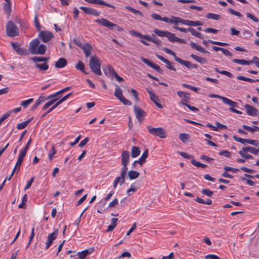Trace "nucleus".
<instances>
[{"mask_svg":"<svg viewBox=\"0 0 259 259\" xmlns=\"http://www.w3.org/2000/svg\"><path fill=\"white\" fill-rule=\"evenodd\" d=\"M184 19L178 17L172 16L171 18V22L170 23L174 24L175 25L178 24L179 23L182 24L183 23Z\"/></svg>","mask_w":259,"mask_h":259,"instance_id":"obj_39","label":"nucleus"},{"mask_svg":"<svg viewBox=\"0 0 259 259\" xmlns=\"http://www.w3.org/2000/svg\"><path fill=\"white\" fill-rule=\"evenodd\" d=\"M114 96L119 99L120 97H122V91L121 89L118 86L116 85L115 91L114 92Z\"/></svg>","mask_w":259,"mask_h":259,"instance_id":"obj_45","label":"nucleus"},{"mask_svg":"<svg viewBox=\"0 0 259 259\" xmlns=\"http://www.w3.org/2000/svg\"><path fill=\"white\" fill-rule=\"evenodd\" d=\"M49 59V58L42 57H33L30 58L32 61L36 63L38 62H45V63H46V62L48 61Z\"/></svg>","mask_w":259,"mask_h":259,"instance_id":"obj_34","label":"nucleus"},{"mask_svg":"<svg viewBox=\"0 0 259 259\" xmlns=\"http://www.w3.org/2000/svg\"><path fill=\"white\" fill-rule=\"evenodd\" d=\"M89 66L92 71L96 74L98 75H102L100 69L101 63L96 56H92L90 58Z\"/></svg>","mask_w":259,"mask_h":259,"instance_id":"obj_1","label":"nucleus"},{"mask_svg":"<svg viewBox=\"0 0 259 259\" xmlns=\"http://www.w3.org/2000/svg\"><path fill=\"white\" fill-rule=\"evenodd\" d=\"M67 64V61L65 58H60L55 63V67L57 68H61L65 67Z\"/></svg>","mask_w":259,"mask_h":259,"instance_id":"obj_24","label":"nucleus"},{"mask_svg":"<svg viewBox=\"0 0 259 259\" xmlns=\"http://www.w3.org/2000/svg\"><path fill=\"white\" fill-rule=\"evenodd\" d=\"M75 68L76 69L81 71L85 74H89V72H87L84 70V65L81 61H79L75 65Z\"/></svg>","mask_w":259,"mask_h":259,"instance_id":"obj_32","label":"nucleus"},{"mask_svg":"<svg viewBox=\"0 0 259 259\" xmlns=\"http://www.w3.org/2000/svg\"><path fill=\"white\" fill-rule=\"evenodd\" d=\"M140 152L141 151L138 147L133 146L132 148L131 156L133 158H136L139 155Z\"/></svg>","mask_w":259,"mask_h":259,"instance_id":"obj_30","label":"nucleus"},{"mask_svg":"<svg viewBox=\"0 0 259 259\" xmlns=\"http://www.w3.org/2000/svg\"><path fill=\"white\" fill-rule=\"evenodd\" d=\"M141 60L145 64H146L147 65H148L149 66L151 67V68H152L153 69H155L156 71H157L158 72H159V73H161V69L160 68L159 66L155 64L154 63H153V62L149 61L148 59L144 58V57H142L141 58Z\"/></svg>","mask_w":259,"mask_h":259,"instance_id":"obj_17","label":"nucleus"},{"mask_svg":"<svg viewBox=\"0 0 259 259\" xmlns=\"http://www.w3.org/2000/svg\"><path fill=\"white\" fill-rule=\"evenodd\" d=\"M148 149H146L142 154L141 157L138 160V163L140 165H142L145 162L146 159L148 157Z\"/></svg>","mask_w":259,"mask_h":259,"instance_id":"obj_27","label":"nucleus"},{"mask_svg":"<svg viewBox=\"0 0 259 259\" xmlns=\"http://www.w3.org/2000/svg\"><path fill=\"white\" fill-rule=\"evenodd\" d=\"M120 102H121L124 105H131L132 102L126 99L124 97H120V98L118 99Z\"/></svg>","mask_w":259,"mask_h":259,"instance_id":"obj_54","label":"nucleus"},{"mask_svg":"<svg viewBox=\"0 0 259 259\" xmlns=\"http://www.w3.org/2000/svg\"><path fill=\"white\" fill-rule=\"evenodd\" d=\"M246 16L247 18L250 19L251 20H252V21H253L255 22H258L259 21L258 19L257 18H256L254 15H252L250 13H247Z\"/></svg>","mask_w":259,"mask_h":259,"instance_id":"obj_60","label":"nucleus"},{"mask_svg":"<svg viewBox=\"0 0 259 259\" xmlns=\"http://www.w3.org/2000/svg\"><path fill=\"white\" fill-rule=\"evenodd\" d=\"M202 193L207 196L210 197L213 194V192L208 189H204L202 190Z\"/></svg>","mask_w":259,"mask_h":259,"instance_id":"obj_58","label":"nucleus"},{"mask_svg":"<svg viewBox=\"0 0 259 259\" xmlns=\"http://www.w3.org/2000/svg\"><path fill=\"white\" fill-rule=\"evenodd\" d=\"M163 50L166 53L169 54L174 57L175 60H176V57H177L176 55V54L174 52H173L172 50L167 48H163Z\"/></svg>","mask_w":259,"mask_h":259,"instance_id":"obj_59","label":"nucleus"},{"mask_svg":"<svg viewBox=\"0 0 259 259\" xmlns=\"http://www.w3.org/2000/svg\"><path fill=\"white\" fill-rule=\"evenodd\" d=\"M210 98H214L221 99L224 104H227L232 107H238V104L231 100L219 95L211 94L208 95Z\"/></svg>","mask_w":259,"mask_h":259,"instance_id":"obj_5","label":"nucleus"},{"mask_svg":"<svg viewBox=\"0 0 259 259\" xmlns=\"http://www.w3.org/2000/svg\"><path fill=\"white\" fill-rule=\"evenodd\" d=\"M57 100H58V99H57V98L54 99H52V100H50V101L48 102L44 105V106L42 107V109L44 110H46L50 106L54 104L57 101Z\"/></svg>","mask_w":259,"mask_h":259,"instance_id":"obj_48","label":"nucleus"},{"mask_svg":"<svg viewBox=\"0 0 259 259\" xmlns=\"http://www.w3.org/2000/svg\"><path fill=\"white\" fill-rule=\"evenodd\" d=\"M179 138L184 143L188 139V135L185 133H181L179 135Z\"/></svg>","mask_w":259,"mask_h":259,"instance_id":"obj_57","label":"nucleus"},{"mask_svg":"<svg viewBox=\"0 0 259 259\" xmlns=\"http://www.w3.org/2000/svg\"><path fill=\"white\" fill-rule=\"evenodd\" d=\"M138 190V187L134 184L131 185V187L126 191V193L128 196L131 195V192H135Z\"/></svg>","mask_w":259,"mask_h":259,"instance_id":"obj_52","label":"nucleus"},{"mask_svg":"<svg viewBox=\"0 0 259 259\" xmlns=\"http://www.w3.org/2000/svg\"><path fill=\"white\" fill-rule=\"evenodd\" d=\"M124 179L125 177L121 175L120 177L116 178L113 182L114 188H115L118 183H119L120 185H122L125 182Z\"/></svg>","mask_w":259,"mask_h":259,"instance_id":"obj_28","label":"nucleus"},{"mask_svg":"<svg viewBox=\"0 0 259 259\" xmlns=\"http://www.w3.org/2000/svg\"><path fill=\"white\" fill-rule=\"evenodd\" d=\"M233 139L237 142H239L242 144L245 145L246 143L254 145L256 147L258 146V142L255 140H251L249 139H242L241 138L238 137L236 136L233 137Z\"/></svg>","mask_w":259,"mask_h":259,"instance_id":"obj_7","label":"nucleus"},{"mask_svg":"<svg viewBox=\"0 0 259 259\" xmlns=\"http://www.w3.org/2000/svg\"><path fill=\"white\" fill-rule=\"evenodd\" d=\"M12 3L11 2H7L4 4V11L7 14L8 16L9 17L11 15L12 9H11Z\"/></svg>","mask_w":259,"mask_h":259,"instance_id":"obj_23","label":"nucleus"},{"mask_svg":"<svg viewBox=\"0 0 259 259\" xmlns=\"http://www.w3.org/2000/svg\"><path fill=\"white\" fill-rule=\"evenodd\" d=\"M11 45L14 50L18 54L20 55H26L28 54L26 50L21 48L18 44L12 42Z\"/></svg>","mask_w":259,"mask_h":259,"instance_id":"obj_12","label":"nucleus"},{"mask_svg":"<svg viewBox=\"0 0 259 259\" xmlns=\"http://www.w3.org/2000/svg\"><path fill=\"white\" fill-rule=\"evenodd\" d=\"M228 11L232 15H235V16H237L239 17H242V15L238 12H237V11H234V10L232 9H228Z\"/></svg>","mask_w":259,"mask_h":259,"instance_id":"obj_61","label":"nucleus"},{"mask_svg":"<svg viewBox=\"0 0 259 259\" xmlns=\"http://www.w3.org/2000/svg\"><path fill=\"white\" fill-rule=\"evenodd\" d=\"M33 102V99L30 98L27 100L22 101L21 103V105L25 108H27Z\"/></svg>","mask_w":259,"mask_h":259,"instance_id":"obj_50","label":"nucleus"},{"mask_svg":"<svg viewBox=\"0 0 259 259\" xmlns=\"http://www.w3.org/2000/svg\"><path fill=\"white\" fill-rule=\"evenodd\" d=\"M53 37L54 35L53 33L48 30L41 31L38 34V38L45 43L50 41Z\"/></svg>","mask_w":259,"mask_h":259,"instance_id":"obj_6","label":"nucleus"},{"mask_svg":"<svg viewBox=\"0 0 259 259\" xmlns=\"http://www.w3.org/2000/svg\"><path fill=\"white\" fill-rule=\"evenodd\" d=\"M177 95L179 96L180 98L183 99H186V100H189L190 98V95L188 93H185L183 91H178L177 92Z\"/></svg>","mask_w":259,"mask_h":259,"instance_id":"obj_46","label":"nucleus"},{"mask_svg":"<svg viewBox=\"0 0 259 259\" xmlns=\"http://www.w3.org/2000/svg\"><path fill=\"white\" fill-rule=\"evenodd\" d=\"M148 93H149V94L150 95V97L151 100L154 103H156L157 102H159V101L158 97L155 94H154L152 91H148Z\"/></svg>","mask_w":259,"mask_h":259,"instance_id":"obj_47","label":"nucleus"},{"mask_svg":"<svg viewBox=\"0 0 259 259\" xmlns=\"http://www.w3.org/2000/svg\"><path fill=\"white\" fill-rule=\"evenodd\" d=\"M125 8L129 10L130 11L132 12L134 14H135L136 15H139L140 17H142L143 16V15L142 12H141L140 11L136 10L134 9L133 8L130 7V6H126L125 7Z\"/></svg>","mask_w":259,"mask_h":259,"instance_id":"obj_44","label":"nucleus"},{"mask_svg":"<svg viewBox=\"0 0 259 259\" xmlns=\"http://www.w3.org/2000/svg\"><path fill=\"white\" fill-rule=\"evenodd\" d=\"M242 127L244 130H247L252 133H253L254 132L259 130V127L257 126H253V127H250L244 124L242 125Z\"/></svg>","mask_w":259,"mask_h":259,"instance_id":"obj_36","label":"nucleus"},{"mask_svg":"<svg viewBox=\"0 0 259 259\" xmlns=\"http://www.w3.org/2000/svg\"><path fill=\"white\" fill-rule=\"evenodd\" d=\"M79 8L84 13L96 16H98L100 14L99 12L93 8L85 7L83 6H81Z\"/></svg>","mask_w":259,"mask_h":259,"instance_id":"obj_14","label":"nucleus"},{"mask_svg":"<svg viewBox=\"0 0 259 259\" xmlns=\"http://www.w3.org/2000/svg\"><path fill=\"white\" fill-rule=\"evenodd\" d=\"M130 33L131 34H132L133 35L137 36L142 39L144 38L145 39H146L147 41H148V40H150V35H144L140 33V32L136 31L135 30L131 31Z\"/></svg>","mask_w":259,"mask_h":259,"instance_id":"obj_25","label":"nucleus"},{"mask_svg":"<svg viewBox=\"0 0 259 259\" xmlns=\"http://www.w3.org/2000/svg\"><path fill=\"white\" fill-rule=\"evenodd\" d=\"M154 32L160 37H166L168 31H162L158 29H155L154 30Z\"/></svg>","mask_w":259,"mask_h":259,"instance_id":"obj_43","label":"nucleus"},{"mask_svg":"<svg viewBox=\"0 0 259 259\" xmlns=\"http://www.w3.org/2000/svg\"><path fill=\"white\" fill-rule=\"evenodd\" d=\"M40 41L38 39H35L32 40L29 46V50L31 54H34L35 51L37 50Z\"/></svg>","mask_w":259,"mask_h":259,"instance_id":"obj_16","label":"nucleus"},{"mask_svg":"<svg viewBox=\"0 0 259 259\" xmlns=\"http://www.w3.org/2000/svg\"><path fill=\"white\" fill-rule=\"evenodd\" d=\"M246 150H244V147H243L241 150L239 151V153L241 157L246 159H252V156L248 154H246Z\"/></svg>","mask_w":259,"mask_h":259,"instance_id":"obj_35","label":"nucleus"},{"mask_svg":"<svg viewBox=\"0 0 259 259\" xmlns=\"http://www.w3.org/2000/svg\"><path fill=\"white\" fill-rule=\"evenodd\" d=\"M105 74L108 77H112L116 72L111 65H108L104 70Z\"/></svg>","mask_w":259,"mask_h":259,"instance_id":"obj_21","label":"nucleus"},{"mask_svg":"<svg viewBox=\"0 0 259 259\" xmlns=\"http://www.w3.org/2000/svg\"><path fill=\"white\" fill-rule=\"evenodd\" d=\"M244 150H246L247 152H250L251 153H253L255 155H257L259 152V147L258 149H255L252 147L247 146L246 147H244Z\"/></svg>","mask_w":259,"mask_h":259,"instance_id":"obj_40","label":"nucleus"},{"mask_svg":"<svg viewBox=\"0 0 259 259\" xmlns=\"http://www.w3.org/2000/svg\"><path fill=\"white\" fill-rule=\"evenodd\" d=\"M127 174L130 180L137 179L140 175L139 172L135 170H130Z\"/></svg>","mask_w":259,"mask_h":259,"instance_id":"obj_33","label":"nucleus"},{"mask_svg":"<svg viewBox=\"0 0 259 259\" xmlns=\"http://www.w3.org/2000/svg\"><path fill=\"white\" fill-rule=\"evenodd\" d=\"M84 53L85 57L88 58L91 55L92 52L93 51V47L89 43L83 44V46L81 48Z\"/></svg>","mask_w":259,"mask_h":259,"instance_id":"obj_15","label":"nucleus"},{"mask_svg":"<svg viewBox=\"0 0 259 259\" xmlns=\"http://www.w3.org/2000/svg\"><path fill=\"white\" fill-rule=\"evenodd\" d=\"M220 155H222L226 157H230L231 156L230 152L228 150H224L219 153Z\"/></svg>","mask_w":259,"mask_h":259,"instance_id":"obj_62","label":"nucleus"},{"mask_svg":"<svg viewBox=\"0 0 259 259\" xmlns=\"http://www.w3.org/2000/svg\"><path fill=\"white\" fill-rule=\"evenodd\" d=\"M191 163L196 166V167H201L203 168H204L206 167V165L203 163H201L200 162L196 161L195 159H193L191 160Z\"/></svg>","mask_w":259,"mask_h":259,"instance_id":"obj_51","label":"nucleus"},{"mask_svg":"<svg viewBox=\"0 0 259 259\" xmlns=\"http://www.w3.org/2000/svg\"><path fill=\"white\" fill-rule=\"evenodd\" d=\"M130 161V153L123 151L121 153V165H127Z\"/></svg>","mask_w":259,"mask_h":259,"instance_id":"obj_19","label":"nucleus"},{"mask_svg":"<svg viewBox=\"0 0 259 259\" xmlns=\"http://www.w3.org/2000/svg\"><path fill=\"white\" fill-rule=\"evenodd\" d=\"M46 100L45 97L41 96L39 97V98L36 100L35 103L32 106L31 110H35L37 107L40 105V103L44 102Z\"/></svg>","mask_w":259,"mask_h":259,"instance_id":"obj_29","label":"nucleus"},{"mask_svg":"<svg viewBox=\"0 0 259 259\" xmlns=\"http://www.w3.org/2000/svg\"><path fill=\"white\" fill-rule=\"evenodd\" d=\"M134 111L136 118L139 122L142 121L146 116V112L139 107L134 106Z\"/></svg>","mask_w":259,"mask_h":259,"instance_id":"obj_8","label":"nucleus"},{"mask_svg":"<svg viewBox=\"0 0 259 259\" xmlns=\"http://www.w3.org/2000/svg\"><path fill=\"white\" fill-rule=\"evenodd\" d=\"M233 62L234 63L242 65H250V62H249V61H247L245 60H241V59H234L233 60Z\"/></svg>","mask_w":259,"mask_h":259,"instance_id":"obj_37","label":"nucleus"},{"mask_svg":"<svg viewBox=\"0 0 259 259\" xmlns=\"http://www.w3.org/2000/svg\"><path fill=\"white\" fill-rule=\"evenodd\" d=\"M58 235V230L56 229L54 232L49 234L48 236V240L46 244V249H48L56 239Z\"/></svg>","mask_w":259,"mask_h":259,"instance_id":"obj_10","label":"nucleus"},{"mask_svg":"<svg viewBox=\"0 0 259 259\" xmlns=\"http://www.w3.org/2000/svg\"><path fill=\"white\" fill-rule=\"evenodd\" d=\"M56 151L54 147H53L51 149V150L49 151V154H48V156H49L50 160L51 161L53 159V156L56 154Z\"/></svg>","mask_w":259,"mask_h":259,"instance_id":"obj_55","label":"nucleus"},{"mask_svg":"<svg viewBox=\"0 0 259 259\" xmlns=\"http://www.w3.org/2000/svg\"><path fill=\"white\" fill-rule=\"evenodd\" d=\"M85 1L93 4H96V5H103L109 8H115V7L111 5V4H108L106 2L102 1V0H84Z\"/></svg>","mask_w":259,"mask_h":259,"instance_id":"obj_18","label":"nucleus"},{"mask_svg":"<svg viewBox=\"0 0 259 259\" xmlns=\"http://www.w3.org/2000/svg\"><path fill=\"white\" fill-rule=\"evenodd\" d=\"M31 142H32V139L30 138L28 141V142H27L26 146H25V147L23 149H22L20 150V153L19 154V157H18V163H19L20 162H23V158L25 157V155L26 154V152H27L28 149H29V146H30Z\"/></svg>","mask_w":259,"mask_h":259,"instance_id":"obj_9","label":"nucleus"},{"mask_svg":"<svg viewBox=\"0 0 259 259\" xmlns=\"http://www.w3.org/2000/svg\"><path fill=\"white\" fill-rule=\"evenodd\" d=\"M166 37L168 39V40L171 42H178L180 43L185 44L186 41L185 39L180 38L178 37H176L174 34L170 33L168 31V33L166 35Z\"/></svg>","mask_w":259,"mask_h":259,"instance_id":"obj_13","label":"nucleus"},{"mask_svg":"<svg viewBox=\"0 0 259 259\" xmlns=\"http://www.w3.org/2000/svg\"><path fill=\"white\" fill-rule=\"evenodd\" d=\"M30 121L31 120L29 119L27 121L18 124L17 126V128L18 130H22L27 125V124L30 122Z\"/></svg>","mask_w":259,"mask_h":259,"instance_id":"obj_49","label":"nucleus"},{"mask_svg":"<svg viewBox=\"0 0 259 259\" xmlns=\"http://www.w3.org/2000/svg\"><path fill=\"white\" fill-rule=\"evenodd\" d=\"M183 24L190 26H197L202 25V23L199 21H191L186 19H184Z\"/></svg>","mask_w":259,"mask_h":259,"instance_id":"obj_22","label":"nucleus"},{"mask_svg":"<svg viewBox=\"0 0 259 259\" xmlns=\"http://www.w3.org/2000/svg\"><path fill=\"white\" fill-rule=\"evenodd\" d=\"M244 108L246 110V113L247 114L250 116H255L256 115L257 112V110L255 109L254 107L248 105L246 104L244 106Z\"/></svg>","mask_w":259,"mask_h":259,"instance_id":"obj_20","label":"nucleus"},{"mask_svg":"<svg viewBox=\"0 0 259 259\" xmlns=\"http://www.w3.org/2000/svg\"><path fill=\"white\" fill-rule=\"evenodd\" d=\"M205 259H220V257L215 254H208L204 257Z\"/></svg>","mask_w":259,"mask_h":259,"instance_id":"obj_64","label":"nucleus"},{"mask_svg":"<svg viewBox=\"0 0 259 259\" xmlns=\"http://www.w3.org/2000/svg\"><path fill=\"white\" fill-rule=\"evenodd\" d=\"M73 41L76 46H77L78 47L80 48L81 49L82 47V46H83V44H82L80 40L78 38H74L73 40Z\"/></svg>","mask_w":259,"mask_h":259,"instance_id":"obj_63","label":"nucleus"},{"mask_svg":"<svg viewBox=\"0 0 259 259\" xmlns=\"http://www.w3.org/2000/svg\"><path fill=\"white\" fill-rule=\"evenodd\" d=\"M22 163V162H20L19 164L18 159H17L15 166L14 168L13 169V170L12 172V174H11V175H10L11 177H13V176L16 170H17V171H18L20 170Z\"/></svg>","mask_w":259,"mask_h":259,"instance_id":"obj_53","label":"nucleus"},{"mask_svg":"<svg viewBox=\"0 0 259 259\" xmlns=\"http://www.w3.org/2000/svg\"><path fill=\"white\" fill-rule=\"evenodd\" d=\"M122 165V167L121 168L120 175L122 177H125L126 176V171L127 170V165Z\"/></svg>","mask_w":259,"mask_h":259,"instance_id":"obj_56","label":"nucleus"},{"mask_svg":"<svg viewBox=\"0 0 259 259\" xmlns=\"http://www.w3.org/2000/svg\"><path fill=\"white\" fill-rule=\"evenodd\" d=\"M7 34L9 37H14L18 35L19 31L17 26L12 21L8 22L6 26Z\"/></svg>","mask_w":259,"mask_h":259,"instance_id":"obj_2","label":"nucleus"},{"mask_svg":"<svg viewBox=\"0 0 259 259\" xmlns=\"http://www.w3.org/2000/svg\"><path fill=\"white\" fill-rule=\"evenodd\" d=\"M95 22L96 23H98L102 25V26H103L104 27H106L111 29H115L119 31H120L122 30V29L118 25H117L114 23H113L111 22L110 21H109V20H108L106 19H104V18H102L100 19H98L95 20Z\"/></svg>","mask_w":259,"mask_h":259,"instance_id":"obj_3","label":"nucleus"},{"mask_svg":"<svg viewBox=\"0 0 259 259\" xmlns=\"http://www.w3.org/2000/svg\"><path fill=\"white\" fill-rule=\"evenodd\" d=\"M147 128L149 132L152 135L157 136L160 138L166 137L165 131L161 127H152L148 126Z\"/></svg>","mask_w":259,"mask_h":259,"instance_id":"obj_4","label":"nucleus"},{"mask_svg":"<svg viewBox=\"0 0 259 259\" xmlns=\"http://www.w3.org/2000/svg\"><path fill=\"white\" fill-rule=\"evenodd\" d=\"M35 67L39 68L41 70L46 71L48 69L49 65L47 63H44L43 64L36 63L35 64Z\"/></svg>","mask_w":259,"mask_h":259,"instance_id":"obj_38","label":"nucleus"},{"mask_svg":"<svg viewBox=\"0 0 259 259\" xmlns=\"http://www.w3.org/2000/svg\"><path fill=\"white\" fill-rule=\"evenodd\" d=\"M188 31L190 32L194 36H196L197 37L200 38H203V35L201 33L197 32L194 28H188Z\"/></svg>","mask_w":259,"mask_h":259,"instance_id":"obj_41","label":"nucleus"},{"mask_svg":"<svg viewBox=\"0 0 259 259\" xmlns=\"http://www.w3.org/2000/svg\"><path fill=\"white\" fill-rule=\"evenodd\" d=\"M46 51V46L41 44L38 46L34 54L44 55Z\"/></svg>","mask_w":259,"mask_h":259,"instance_id":"obj_26","label":"nucleus"},{"mask_svg":"<svg viewBox=\"0 0 259 259\" xmlns=\"http://www.w3.org/2000/svg\"><path fill=\"white\" fill-rule=\"evenodd\" d=\"M176 61L180 63L182 65H185L187 68L189 69L191 68H197L198 65L197 64H193L191 62L188 61L183 60L179 57H176Z\"/></svg>","mask_w":259,"mask_h":259,"instance_id":"obj_11","label":"nucleus"},{"mask_svg":"<svg viewBox=\"0 0 259 259\" xmlns=\"http://www.w3.org/2000/svg\"><path fill=\"white\" fill-rule=\"evenodd\" d=\"M190 56L201 64H206L207 63V60L205 58L199 57L194 54H191Z\"/></svg>","mask_w":259,"mask_h":259,"instance_id":"obj_31","label":"nucleus"},{"mask_svg":"<svg viewBox=\"0 0 259 259\" xmlns=\"http://www.w3.org/2000/svg\"><path fill=\"white\" fill-rule=\"evenodd\" d=\"M206 17L208 19L215 20H219L221 19V16L220 15L208 13H207L206 15Z\"/></svg>","mask_w":259,"mask_h":259,"instance_id":"obj_42","label":"nucleus"}]
</instances>
